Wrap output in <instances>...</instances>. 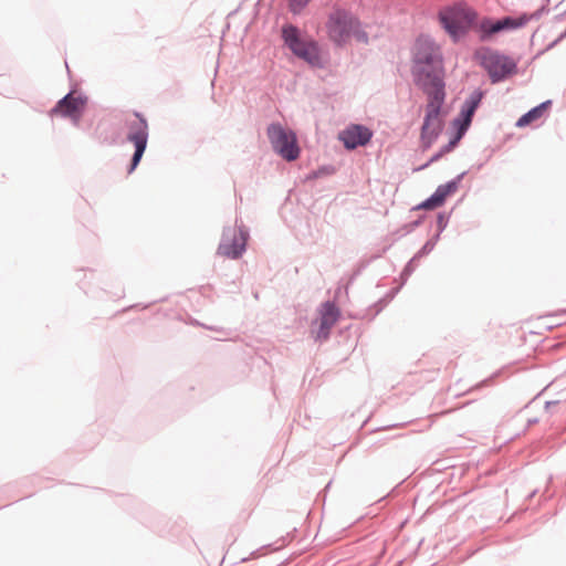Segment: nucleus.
<instances>
[{"instance_id": "30", "label": "nucleus", "mask_w": 566, "mask_h": 566, "mask_svg": "<svg viewBox=\"0 0 566 566\" xmlns=\"http://www.w3.org/2000/svg\"><path fill=\"white\" fill-rule=\"evenodd\" d=\"M335 170V167L332 165L321 166L318 169H316V176H329L333 175Z\"/></svg>"}, {"instance_id": "11", "label": "nucleus", "mask_w": 566, "mask_h": 566, "mask_svg": "<svg viewBox=\"0 0 566 566\" xmlns=\"http://www.w3.org/2000/svg\"><path fill=\"white\" fill-rule=\"evenodd\" d=\"M374 136L373 130L363 124H350L338 135L346 150H355L368 145Z\"/></svg>"}, {"instance_id": "16", "label": "nucleus", "mask_w": 566, "mask_h": 566, "mask_svg": "<svg viewBox=\"0 0 566 566\" xmlns=\"http://www.w3.org/2000/svg\"><path fill=\"white\" fill-rule=\"evenodd\" d=\"M484 95H485L484 91H482L481 88H476L469 95L468 98H465L462 106L470 111H473L475 113L476 109L479 108Z\"/></svg>"}, {"instance_id": "8", "label": "nucleus", "mask_w": 566, "mask_h": 566, "mask_svg": "<svg viewBox=\"0 0 566 566\" xmlns=\"http://www.w3.org/2000/svg\"><path fill=\"white\" fill-rule=\"evenodd\" d=\"M88 102V97L85 94L80 93L74 95V91L71 90L62 98H60L53 108H51V115H60L63 118H69L74 125H78L82 116L85 113V108Z\"/></svg>"}, {"instance_id": "32", "label": "nucleus", "mask_w": 566, "mask_h": 566, "mask_svg": "<svg viewBox=\"0 0 566 566\" xmlns=\"http://www.w3.org/2000/svg\"><path fill=\"white\" fill-rule=\"evenodd\" d=\"M444 154L439 149L424 165H422L419 169H424L431 164L438 161L440 158H442Z\"/></svg>"}, {"instance_id": "7", "label": "nucleus", "mask_w": 566, "mask_h": 566, "mask_svg": "<svg viewBox=\"0 0 566 566\" xmlns=\"http://www.w3.org/2000/svg\"><path fill=\"white\" fill-rule=\"evenodd\" d=\"M481 65L486 70L492 84L505 81L517 73V62L504 53L494 51L484 57Z\"/></svg>"}, {"instance_id": "27", "label": "nucleus", "mask_w": 566, "mask_h": 566, "mask_svg": "<svg viewBox=\"0 0 566 566\" xmlns=\"http://www.w3.org/2000/svg\"><path fill=\"white\" fill-rule=\"evenodd\" d=\"M474 114L475 113L473 111H470L461 105L460 113L457 117L461 118V120L472 124Z\"/></svg>"}, {"instance_id": "13", "label": "nucleus", "mask_w": 566, "mask_h": 566, "mask_svg": "<svg viewBox=\"0 0 566 566\" xmlns=\"http://www.w3.org/2000/svg\"><path fill=\"white\" fill-rule=\"evenodd\" d=\"M552 105V101L547 99L538 105L534 106L530 111H527L525 114H523L517 122L515 123L516 127H525L533 123L534 120L538 119L544 112Z\"/></svg>"}, {"instance_id": "18", "label": "nucleus", "mask_w": 566, "mask_h": 566, "mask_svg": "<svg viewBox=\"0 0 566 566\" xmlns=\"http://www.w3.org/2000/svg\"><path fill=\"white\" fill-rule=\"evenodd\" d=\"M546 4H543L539 9L534 11L533 13H522L517 17L518 21H523V27H525L532 20H538L545 12H547Z\"/></svg>"}, {"instance_id": "6", "label": "nucleus", "mask_w": 566, "mask_h": 566, "mask_svg": "<svg viewBox=\"0 0 566 566\" xmlns=\"http://www.w3.org/2000/svg\"><path fill=\"white\" fill-rule=\"evenodd\" d=\"M359 24V19L350 11L336 7L328 14L326 28L329 39L337 45L345 43L352 35L354 28Z\"/></svg>"}, {"instance_id": "9", "label": "nucleus", "mask_w": 566, "mask_h": 566, "mask_svg": "<svg viewBox=\"0 0 566 566\" xmlns=\"http://www.w3.org/2000/svg\"><path fill=\"white\" fill-rule=\"evenodd\" d=\"M523 28V21L517 17L504 15L500 19L483 17L476 25V33L481 42H489L495 34Z\"/></svg>"}, {"instance_id": "25", "label": "nucleus", "mask_w": 566, "mask_h": 566, "mask_svg": "<svg viewBox=\"0 0 566 566\" xmlns=\"http://www.w3.org/2000/svg\"><path fill=\"white\" fill-rule=\"evenodd\" d=\"M332 327H333V325L326 323V321H324V322L321 321L319 328L317 332V338H324V339L328 338Z\"/></svg>"}, {"instance_id": "33", "label": "nucleus", "mask_w": 566, "mask_h": 566, "mask_svg": "<svg viewBox=\"0 0 566 566\" xmlns=\"http://www.w3.org/2000/svg\"><path fill=\"white\" fill-rule=\"evenodd\" d=\"M424 218V214H420L416 220L411 221L413 227L417 229L423 222Z\"/></svg>"}, {"instance_id": "29", "label": "nucleus", "mask_w": 566, "mask_h": 566, "mask_svg": "<svg viewBox=\"0 0 566 566\" xmlns=\"http://www.w3.org/2000/svg\"><path fill=\"white\" fill-rule=\"evenodd\" d=\"M418 259L413 255L409 262L406 264V266L403 268L402 272H401V276H409L413 271H415V262L417 261Z\"/></svg>"}, {"instance_id": "35", "label": "nucleus", "mask_w": 566, "mask_h": 566, "mask_svg": "<svg viewBox=\"0 0 566 566\" xmlns=\"http://www.w3.org/2000/svg\"><path fill=\"white\" fill-rule=\"evenodd\" d=\"M558 403H559V401H558V400L546 401V402H545V409H546V410H548V409H551L552 407L557 406Z\"/></svg>"}, {"instance_id": "10", "label": "nucleus", "mask_w": 566, "mask_h": 566, "mask_svg": "<svg viewBox=\"0 0 566 566\" xmlns=\"http://www.w3.org/2000/svg\"><path fill=\"white\" fill-rule=\"evenodd\" d=\"M123 127L127 130L126 140L135 143H148L149 127L147 118L139 112H126L122 118Z\"/></svg>"}, {"instance_id": "28", "label": "nucleus", "mask_w": 566, "mask_h": 566, "mask_svg": "<svg viewBox=\"0 0 566 566\" xmlns=\"http://www.w3.org/2000/svg\"><path fill=\"white\" fill-rule=\"evenodd\" d=\"M433 249H434V245L427 240L424 242V244L420 248V250L415 254V256L417 259H421V258L428 255Z\"/></svg>"}, {"instance_id": "14", "label": "nucleus", "mask_w": 566, "mask_h": 566, "mask_svg": "<svg viewBox=\"0 0 566 566\" xmlns=\"http://www.w3.org/2000/svg\"><path fill=\"white\" fill-rule=\"evenodd\" d=\"M321 321H326V323L331 324L334 326V324L338 321L339 316H340V311L338 308V306L332 302V301H326L322 304V307H321Z\"/></svg>"}, {"instance_id": "37", "label": "nucleus", "mask_w": 566, "mask_h": 566, "mask_svg": "<svg viewBox=\"0 0 566 566\" xmlns=\"http://www.w3.org/2000/svg\"><path fill=\"white\" fill-rule=\"evenodd\" d=\"M321 176H316V170H313L308 176H307V179H316V178H319Z\"/></svg>"}, {"instance_id": "1", "label": "nucleus", "mask_w": 566, "mask_h": 566, "mask_svg": "<svg viewBox=\"0 0 566 566\" xmlns=\"http://www.w3.org/2000/svg\"><path fill=\"white\" fill-rule=\"evenodd\" d=\"M411 76L415 85L428 97L420 128V147L428 150L443 132L441 112L447 95L443 57L439 46L429 36H419L416 40Z\"/></svg>"}, {"instance_id": "12", "label": "nucleus", "mask_w": 566, "mask_h": 566, "mask_svg": "<svg viewBox=\"0 0 566 566\" xmlns=\"http://www.w3.org/2000/svg\"><path fill=\"white\" fill-rule=\"evenodd\" d=\"M467 175V171H462L461 174L457 175L453 179L447 181L446 184L443 185H439L437 187V189L434 190V192L431 195L432 196V200H434L438 205V207H441L444 205L447 198L451 195H453L461 181L463 180V178L465 177Z\"/></svg>"}, {"instance_id": "2", "label": "nucleus", "mask_w": 566, "mask_h": 566, "mask_svg": "<svg viewBox=\"0 0 566 566\" xmlns=\"http://www.w3.org/2000/svg\"><path fill=\"white\" fill-rule=\"evenodd\" d=\"M438 19L453 42H459L470 30L476 32L479 23L478 12L463 1L440 10Z\"/></svg>"}, {"instance_id": "3", "label": "nucleus", "mask_w": 566, "mask_h": 566, "mask_svg": "<svg viewBox=\"0 0 566 566\" xmlns=\"http://www.w3.org/2000/svg\"><path fill=\"white\" fill-rule=\"evenodd\" d=\"M281 38L284 45L294 56L314 69L325 67L326 63L321 55V48L317 41L312 38H304L297 25L292 23L282 25Z\"/></svg>"}, {"instance_id": "36", "label": "nucleus", "mask_w": 566, "mask_h": 566, "mask_svg": "<svg viewBox=\"0 0 566 566\" xmlns=\"http://www.w3.org/2000/svg\"><path fill=\"white\" fill-rule=\"evenodd\" d=\"M566 15V10L563 13H559L555 17L556 21H563Z\"/></svg>"}, {"instance_id": "23", "label": "nucleus", "mask_w": 566, "mask_h": 566, "mask_svg": "<svg viewBox=\"0 0 566 566\" xmlns=\"http://www.w3.org/2000/svg\"><path fill=\"white\" fill-rule=\"evenodd\" d=\"M352 35L360 43L367 44L369 42L368 33L361 29V23L354 28Z\"/></svg>"}, {"instance_id": "22", "label": "nucleus", "mask_w": 566, "mask_h": 566, "mask_svg": "<svg viewBox=\"0 0 566 566\" xmlns=\"http://www.w3.org/2000/svg\"><path fill=\"white\" fill-rule=\"evenodd\" d=\"M450 214L451 213H447L444 211L438 212V214H437V230L439 231V233H442L446 230V228L448 227V223H449V220H450Z\"/></svg>"}, {"instance_id": "15", "label": "nucleus", "mask_w": 566, "mask_h": 566, "mask_svg": "<svg viewBox=\"0 0 566 566\" xmlns=\"http://www.w3.org/2000/svg\"><path fill=\"white\" fill-rule=\"evenodd\" d=\"M133 145L135 149L127 168L128 175L133 174L136 170L147 148V143H135Z\"/></svg>"}, {"instance_id": "38", "label": "nucleus", "mask_w": 566, "mask_h": 566, "mask_svg": "<svg viewBox=\"0 0 566 566\" xmlns=\"http://www.w3.org/2000/svg\"><path fill=\"white\" fill-rule=\"evenodd\" d=\"M537 422V419H530L528 420V424H533V423H536Z\"/></svg>"}, {"instance_id": "26", "label": "nucleus", "mask_w": 566, "mask_h": 566, "mask_svg": "<svg viewBox=\"0 0 566 566\" xmlns=\"http://www.w3.org/2000/svg\"><path fill=\"white\" fill-rule=\"evenodd\" d=\"M415 230L416 228L413 227L412 222H408L402 224L399 229H397L394 234L397 235V238H402Z\"/></svg>"}, {"instance_id": "24", "label": "nucleus", "mask_w": 566, "mask_h": 566, "mask_svg": "<svg viewBox=\"0 0 566 566\" xmlns=\"http://www.w3.org/2000/svg\"><path fill=\"white\" fill-rule=\"evenodd\" d=\"M461 138H459L458 136L453 135L450 140L448 142V144L443 145L440 150L446 155L450 151H452L457 146L458 144L460 143Z\"/></svg>"}, {"instance_id": "19", "label": "nucleus", "mask_w": 566, "mask_h": 566, "mask_svg": "<svg viewBox=\"0 0 566 566\" xmlns=\"http://www.w3.org/2000/svg\"><path fill=\"white\" fill-rule=\"evenodd\" d=\"M452 126L454 127L455 132L453 135L458 136L459 138H463V136L469 130L471 124L468 122L461 120L459 117H454L452 120Z\"/></svg>"}, {"instance_id": "4", "label": "nucleus", "mask_w": 566, "mask_h": 566, "mask_svg": "<svg viewBox=\"0 0 566 566\" xmlns=\"http://www.w3.org/2000/svg\"><path fill=\"white\" fill-rule=\"evenodd\" d=\"M268 138L273 150L286 161H294L300 156L296 134L286 129L281 123H271L266 128Z\"/></svg>"}, {"instance_id": "39", "label": "nucleus", "mask_w": 566, "mask_h": 566, "mask_svg": "<svg viewBox=\"0 0 566 566\" xmlns=\"http://www.w3.org/2000/svg\"><path fill=\"white\" fill-rule=\"evenodd\" d=\"M535 493H536V491H533V492L530 494V497L535 496Z\"/></svg>"}, {"instance_id": "21", "label": "nucleus", "mask_w": 566, "mask_h": 566, "mask_svg": "<svg viewBox=\"0 0 566 566\" xmlns=\"http://www.w3.org/2000/svg\"><path fill=\"white\" fill-rule=\"evenodd\" d=\"M436 208H439L437 202L432 200V196H429L427 199L418 203L417 206L411 208V211H418V210H433Z\"/></svg>"}, {"instance_id": "20", "label": "nucleus", "mask_w": 566, "mask_h": 566, "mask_svg": "<svg viewBox=\"0 0 566 566\" xmlns=\"http://www.w3.org/2000/svg\"><path fill=\"white\" fill-rule=\"evenodd\" d=\"M312 0H289V10L293 14H300Z\"/></svg>"}, {"instance_id": "5", "label": "nucleus", "mask_w": 566, "mask_h": 566, "mask_svg": "<svg viewBox=\"0 0 566 566\" xmlns=\"http://www.w3.org/2000/svg\"><path fill=\"white\" fill-rule=\"evenodd\" d=\"M249 237V229L242 222L239 224L237 219L234 227L223 228L218 252L229 259L237 260L245 252Z\"/></svg>"}, {"instance_id": "31", "label": "nucleus", "mask_w": 566, "mask_h": 566, "mask_svg": "<svg viewBox=\"0 0 566 566\" xmlns=\"http://www.w3.org/2000/svg\"><path fill=\"white\" fill-rule=\"evenodd\" d=\"M496 375H497V374H494V375H492L491 377L485 378V379L481 380L480 382L475 384L473 387H471V388L469 389V392L474 391V390H480V389H482V388H484V387L490 386V384H491L492 379H493Z\"/></svg>"}, {"instance_id": "17", "label": "nucleus", "mask_w": 566, "mask_h": 566, "mask_svg": "<svg viewBox=\"0 0 566 566\" xmlns=\"http://www.w3.org/2000/svg\"><path fill=\"white\" fill-rule=\"evenodd\" d=\"M398 290H392L390 291L386 297L384 298H380L379 301H377L376 303H374L370 307H369V311H373V314H371V318H374L376 315H378L384 308L385 306L388 304V302L395 296V293L397 292Z\"/></svg>"}, {"instance_id": "34", "label": "nucleus", "mask_w": 566, "mask_h": 566, "mask_svg": "<svg viewBox=\"0 0 566 566\" xmlns=\"http://www.w3.org/2000/svg\"><path fill=\"white\" fill-rule=\"evenodd\" d=\"M440 235H441V233H439V231L437 230V233L434 235H432L428 241L431 242L436 247V244L438 243V241L440 239Z\"/></svg>"}]
</instances>
